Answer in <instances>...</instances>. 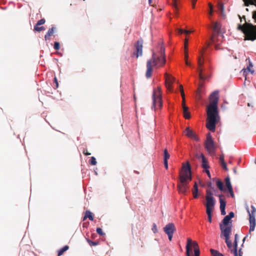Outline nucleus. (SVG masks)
Wrapping results in <instances>:
<instances>
[{"label":"nucleus","instance_id":"29","mask_svg":"<svg viewBox=\"0 0 256 256\" xmlns=\"http://www.w3.org/2000/svg\"><path fill=\"white\" fill-rule=\"evenodd\" d=\"M226 185L228 189L232 188V186L230 183V178L229 177H227L225 178Z\"/></svg>","mask_w":256,"mask_h":256},{"label":"nucleus","instance_id":"34","mask_svg":"<svg viewBox=\"0 0 256 256\" xmlns=\"http://www.w3.org/2000/svg\"><path fill=\"white\" fill-rule=\"evenodd\" d=\"M208 216V220L210 222H212V212L206 211Z\"/></svg>","mask_w":256,"mask_h":256},{"label":"nucleus","instance_id":"42","mask_svg":"<svg viewBox=\"0 0 256 256\" xmlns=\"http://www.w3.org/2000/svg\"><path fill=\"white\" fill-rule=\"evenodd\" d=\"M188 49V39L186 38L184 40V50H186Z\"/></svg>","mask_w":256,"mask_h":256},{"label":"nucleus","instance_id":"43","mask_svg":"<svg viewBox=\"0 0 256 256\" xmlns=\"http://www.w3.org/2000/svg\"><path fill=\"white\" fill-rule=\"evenodd\" d=\"M172 4L174 8L176 9V10L177 11L178 10V8L176 2V0H172Z\"/></svg>","mask_w":256,"mask_h":256},{"label":"nucleus","instance_id":"62","mask_svg":"<svg viewBox=\"0 0 256 256\" xmlns=\"http://www.w3.org/2000/svg\"><path fill=\"white\" fill-rule=\"evenodd\" d=\"M180 92H182V91H184V88H183V86H182V85H181V84L180 86Z\"/></svg>","mask_w":256,"mask_h":256},{"label":"nucleus","instance_id":"64","mask_svg":"<svg viewBox=\"0 0 256 256\" xmlns=\"http://www.w3.org/2000/svg\"><path fill=\"white\" fill-rule=\"evenodd\" d=\"M185 62H186V64L187 66H190V62H188V60H186L185 61Z\"/></svg>","mask_w":256,"mask_h":256},{"label":"nucleus","instance_id":"28","mask_svg":"<svg viewBox=\"0 0 256 256\" xmlns=\"http://www.w3.org/2000/svg\"><path fill=\"white\" fill-rule=\"evenodd\" d=\"M216 186L218 189L221 191H224L225 190L224 188L223 182L220 180H218L216 182Z\"/></svg>","mask_w":256,"mask_h":256},{"label":"nucleus","instance_id":"55","mask_svg":"<svg viewBox=\"0 0 256 256\" xmlns=\"http://www.w3.org/2000/svg\"><path fill=\"white\" fill-rule=\"evenodd\" d=\"M238 16L240 18L241 22H242V18H243V20H244L245 22H246V16H244L242 18L240 16V15H238Z\"/></svg>","mask_w":256,"mask_h":256},{"label":"nucleus","instance_id":"16","mask_svg":"<svg viewBox=\"0 0 256 256\" xmlns=\"http://www.w3.org/2000/svg\"><path fill=\"white\" fill-rule=\"evenodd\" d=\"M184 132L188 138H192L196 141L199 140L198 137L194 134L192 130L190 129V128H186L184 130Z\"/></svg>","mask_w":256,"mask_h":256},{"label":"nucleus","instance_id":"32","mask_svg":"<svg viewBox=\"0 0 256 256\" xmlns=\"http://www.w3.org/2000/svg\"><path fill=\"white\" fill-rule=\"evenodd\" d=\"M86 241L87 242H88V244H89V245L91 246H96L98 244V242H93L91 240H90V239L88 238H86Z\"/></svg>","mask_w":256,"mask_h":256},{"label":"nucleus","instance_id":"45","mask_svg":"<svg viewBox=\"0 0 256 256\" xmlns=\"http://www.w3.org/2000/svg\"><path fill=\"white\" fill-rule=\"evenodd\" d=\"M206 196L212 197V192L210 190H206Z\"/></svg>","mask_w":256,"mask_h":256},{"label":"nucleus","instance_id":"36","mask_svg":"<svg viewBox=\"0 0 256 256\" xmlns=\"http://www.w3.org/2000/svg\"><path fill=\"white\" fill-rule=\"evenodd\" d=\"M238 235L237 234H236L234 235V247L238 246Z\"/></svg>","mask_w":256,"mask_h":256},{"label":"nucleus","instance_id":"17","mask_svg":"<svg viewBox=\"0 0 256 256\" xmlns=\"http://www.w3.org/2000/svg\"><path fill=\"white\" fill-rule=\"evenodd\" d=\"M198 158H200V157L202 159V166L204 169H208L209 168V166L208 164V162L206 158H205L204 154H201L200 156H196Z\"/></svg>","mask_w":256,"mask_h":256},{"label":"nucleus","instance_id":"6","mask_svg":"<svg viewBox=\"0 0 256 256\" xmlns=\"http://www.w3.org/2000/svg\"><path fill=\"white\" fill-rule=\"evenodd\" d=\"M251 211L250 210L248 207L246 208L248 212L249 215V222H250V232H253L256 226V208L254 206H251Z\"/></svg>","mask_w":256,"mask_h":256},{"label":"nucleus","instance_id":"48","mask_svg":"<svg viewBox=\"0 0 256 256\" xmlns=\"http://www.w3.org/2000/svg\"><path fill=\"white\" fill-rule=\"evenodd\" d=\"M188 50H184V58H185V61L186 60H188Z\"/></svg>","mask_w":256,"mask_h":256},{"label":"nucleus","instance_id":"23","mask_svg":"<svg viewBox=\"0 0 256 256\" xmlns=\"http://www.w3.org/2000/svg\"><path fill=\"white\" fill-rule=\"evenodd\" d=\"M244 6H248L250 4L254 5L256 6V0H243Z\"/></svg>","mask_w":256,"mask_h":256},{"label":"nucleus","instance_id":"30","mask_svg":"<svg viewBox=\"0 0 256 256\" xmlns=\"http://www.w3.org/2000/svg\"><path fill=\"white\" fill-rule=\"evenodd\" d=\"M44 30H45V28L44 26H37L36 24L34 26V31H36V32H40V31Z\"/></svg>","mask_w":256,"mask_h":256},{"label":"nucleus","instance_id":"41","mask_svg":"<svg viewBox=\"0 0 256 256\" xmlns=\"http://www.w3.org/2000/svg\"><path fill=\"white\" fill-rule=\"evenodd\" d=\"M208 6H209V8H210L209 14H210V15L212 16V12H213V6H212V4L211 3H209L208 4Z\"/></svg>","mask_w":256,"mask_h":256},{"label":"nucleus","instance_id":"63","mask_svg":"<svg viewBox=\"0 0 256 256\" xmlns=\"http://www.w3.org/2000/svg\"><path fill=\"white\" fill-rule=\"evenodd\" d=\"M238 252H239L238 255H239L240 256H242V250H241V249H240V250H239Z\"/></svg>","mask_w":256,"mask_h":256},{"label":"nucleus","instance_id":"18","mask_svg":"<svg viewBox=\"0 0 256 256\" xmlns=\"http://www.w3.org/2000/svg\"><path fill=\"white\" fill-rule=\"evenodd\" d=\"M192 240L190 238L187 239V244L186 246V256H191L190 252H192L191 248Z\"/></svg>","mask_w":256,"mask_h":256},{"label":"nucleus","instance_id":"61","mask_svg":"<svg viewBox=\"0 0 256 256\" xmlns=\"http://www.w3.org/2000/svg\"><path fill=\"white\" fill-rule=\"evenodd\" d=\"M191 32H192V31H190V30H184V33L186 34H188Z\"/></svg>","mask_w":256,"mask_h":256},{"label":"nucleus","instance_id":"50","mask_svg":"<svg viewBox=\"0 0 256 256\" xmlns=\"http://www.w3.org/2000/svg\"><path fill=\"white\" fill-rule=\"evenodd\" d=\"M221 166L224 169L226 170H228L226 162H224V164H222Z\"/></svg>","mask_w":256,"mask_h":256},{"label":"nucleus","instance_id":"33","mask_svg":"<svg viewBox=\"0 0 256 256\" xmlns=\"http://www.w3.org/2000/svg\"><path fill=\"white\" fill-rule=\"evenodd\" d=\"M218 9L221 12V14L222 16H224V6L222 4H218Z\"/></svg>","mask_w":256,"mask_h":256},{"label":"nucleus","instance_id":"4","mask_svg":"<svg viewBox=\"0 0 256 256\" xmlns=\"http://www.w3.org/2000/svg\"><path fill=\"white\" fill-rule=\"evenodd\" d=\"M237 29L244 34V40L254 41L256 40V26L246 22L243 24H238Z\"/></svg>","mask_w":256,"mask_h":256},{"label":"nucleus","instance_id":"44","mask_svg":"<svg viewBox=\"0 0 256 256\" xmlns=\"http://www.w3.org/2000/svg\"><path fill=\"white\" fill-rule=\"evenodd\" d=\"M220 164H224V162H224V154H222V155L220 156Z\"/></svg>","mask_w":256,"mask_h":256},{"label":"nucleus","instance_id":"40","mask_svg":"<svg viewBox=\"0 0 256 256\" xmlns=\"http://www.w3.org/2000/svg\"><path fill=\"white\" fill-rule=\"evenodd\" d=\"M54 48L56 50H58L60 49V46L59 42H55L54 43Z\"/></svg>","mask_w":256,"mask_h":256},{"label":"nucleus","instance_id":"10","mask_svg":"<svg viewBox=\"0 0 256 256\" xmlns=\"http://www.w3.org/2000/svg\"><path fill=\"white\" fill-rule=\"evenodd\" d=\"M205 147L207 151L209 152H213L214 150L215 147L214 142L210 133H208L207 136L206 140L205 142Z\"/></svg>","mask_w":256,"mask_h":256},{"label":"nucleus","instance_id":"19","mask_svg":"<svg viewBox=\"0 0 256 256\" xmlns=\"http://www.w3.org/2000/svg\"><path fill=\"white\" fill-rule=\"evenodd\" d=\"M55 30L56 28L54 26H52L48 30V32L44 36V39L46 40H50V38L54 34Z\"/></svg>","mask_w":256,"mask_h":256},{"label":"nucleus","instance_id":"3","mask_svg":"<svg viewBox=\"0 0 256 256\" xmlns=\"http://www.w3.org/2000/svg\"><path fill=\"white\" fill-rule=\"evenodd\" d=\"M192 180L190 166L188 162L186 165L182 164V170L180 173V182L178 184V188L180 193L186 194L188 188V184Z\"/></svg>","mask_w":256,"mask_h":256},{"label":"nucleus","instance_id":"27","mask_svg":"<svg viewBox=\"0 0 256 256\" xmlns=\"http://www.w3.org/2000/svg\"><path fill=\"white\" fill-rule=\"evenodd\" d=\"M210 252L212 256H224L222 254L216 250L210 249Z\"/></svg>","mask_w":256,"mask_h":256},{"label":"nucleus","instance_id":"20","mask_svg":"<svg viewBox=\"0 0 256 256\" xmlns=\"http://www.w3.org/2000/svg\"><path fill=\"white\" fill-rule=\"evenodd\" d=\"M192 194L194 198H198V186L196 182H195L194 184V186Z\"/></svg>","mask_w":256,"mask_h":256},{"label":"nucleus","instance_id":"22","mask_svg":"<svg viewBox=\"0 0 256 256\" xmlns=\"http://www.w3.org/2000/svg\"><path fill=\"white\" fill-rule=\"evenodd\" d=\"M220 24L218 22H216L214 23L212 27L213 30L216 32L218 33L220 32Z\"/></svg>","mask_w":256,"mask_h":256},{"label":"nucleus","instance_id":"53","mask_svg":"<svg viewBox=\"0 0 256 256\" xmlns=\"http://www.w3.org/2000/svg\"><path fill=\"white\" fill-rule=\"evenodd\" d=\"M83 154L86 156L90 155V153L88 152L86 150H84Z\"/></svg>","mask_w":256,"mask_h":256},{"label":"nucleus","instance_id":"54","mask_svg":"<svg viewBox=\"0 0 256 256\" xmlns=\"http://www.w3.org/2000/svg\"><path fill=\"white\" fill-rule=\"evenodd\" d=\"M183 109V112H188V108L186 106H184L182 107Z\"/></svg>","mask_w":256,"mask_h":256},{"label":"nucleus","instance_id":"49","mask_svg":"<svg viewBox=\"0 0 256 256\" xmlns=\"http://www.w3.org/2000/svg\"><path fill=\"white\" fill-rule=\"evenodd\" d=\"M252 18L256 22V11H254L252 14Z\"/></svg>","mask_w":256,"mask_h":256},{"label":"nucleus","instance_id":"14","mask_svg":"<svg viewBox=\"0 0 256 256\" xmlns=\"http://www.w3.org/2000/svg\"><path fill=\"white\" fill-rule=\"evenodd\" d=\"M203 55V52H201V56L198 58V65L199 66V78L201 80H204L206 78L202 74V70L200 68V67L202 66L204 64V60H202V57Z\"/></svg>","mask_w":256,"mask_h":256},{"label":"nucleus","instance_id":"31","mask_svg":"<svg viewBox=\"0 0 256 256\" xmlns=\"http://www.w3.org/2000/svg\"><path fill=\"white\" fill-rule=\"evenodd\" d=\"M170 158V155L168 153V152L166 149L164 150V161H168V160Z\"/></svg>","mask_w":256,"mask_h":256},{"label":"nucleus","instance_id":"9","mask_svg":"<svg viewBox=\"0 0 256 256\" xmlns=\"http://www.w3.org/2000/svg\"><path fill=\"white\" fill-rule=\"evenodd\" d=\"M142 44L143 40L140 38L134 44L135 51L133 52L132 56H136L138 58L142 54Z\"/></svg>","mask_w":256,"mask_h":256},{"label":"nucleus","instance_id":"60","mask_svg":"<svg viewBox=\"0 0 256 256\" xmlns=\"http://www.w3.org/2000/svg\"><path fill=\"white\" fill-rule=\"evenodd\" d=\"M205 170H206V172L208 177L210 178V171L208 170V169H205Z\"/></svg>","mask_w":256,"mask_h":256},{"label":"nucleus","instance_id":"52","mask_svg":"<svg viewBox=\"0 0 256 256\" xmlns=\"http://www.w3.org/2000/svg\"><path fill=\"white\" fill-rule=\"evenodd\" d=\"M214 36H215V34H213L210 38L212 43L214 42Z\"/></svg>","mask_w":256,"mask_h":256},{"label":"nucleus","instance_id":"8","mask_svg":"<svg viewBox=\"0 0 256 256\" xmlns=\"http://www.w3.org/2000/svg\"><path fill=\"white\" fill-rule=\"evenodd\" d=\"M176 230V228L173 223H168L164 228V231L168 236V240H172L173 234Z\"/></svg>","mask_w":256,"mask_h":256},{"label":"nucleus","instance_id":"35","mask_svg":"<svg viewBox=\"0 0 256 256\" xmlns=\"http://www.w3.org/2000/svg\"><path fill=\"white\" fill-rule=\"evenodd\" d=\"M96 232L101 236H104L105 235V234L103 232L102 229L100 228H98L96 230Z\"/></svg>","mask_w":256,"mask_h":256},{"label":"nucleus","instance_id":"56","mask_svg":"<svg viewBox=\"0 0 256 256\" xmlns=\"http://www.w3.org/2000/svg\"><path fill=\"white\" fill-rule=\"evenodd\" d=\"M164 167L166 169L168 168V161H164Z\"/></svg>","mask_w":256,"mask_h":256},{"label":"nucleus","instance_id":"57","mask_svg":"<svg viewBox=\"0 0 256 256\" xmlns=\"http://www.w3.org/2000/svg\"><path fill=\"white\" fill-rule=\"evenodd\" d=\"M196 0H192V5L193 8H194V7H195V5H196Z\"/></svg>","mask_w":256,"mask_h":256},{"label":"nucleus","instance_id":"46","mask_svg":"<svg viewBox=\"0 0 256 256\" xmlns=\"http://www.w3.org/2000/svg\"><path fill=\"white\" fill-rule=\"evenodd\" d=\"M230 194V196L232 197V198H234V192H233V190H232V188H229V189H228Z\"/></svg>","mask_w":256,"mask_h":256},{"label":"nucleus","instance_id":"37","mask_svg":"<svg viewBox=\"0 0 256 256\" xmlns=\"http://www.w3.org/2000/svg\"><path fill=\"white\" fill-rule=\"evenodd\" d=\"M96 159L94 157L92 156L90 160V164L92 166H95L96 164Z\"/></svg>","mask_w":256,"mask_h":256},{"label":"nucleus","instance_id":"47","mask_svg":"<svg viewBox=\"0 0 256 256\" xmlns=\"http://www.w3.org/2000/svg\"><path fill=\"white\" fill-rule=\"evenodd\" d=\"M152 230L154 232H157V227L156 224H153Z\"/></svg>","mask_w":256,"mask_h":256},{"label":"nucleus","instance_id":"59","mask_svg":"<svg viewBox=\"0 0 256 256\" xmlns=\"http://www.w3.org/2000/svg\"><path fill=\"white\" fill-rule=\"evenodd\" d=\"M178 34H182V33H184V30L182 29H179L178 30Z\"/></svg>","mask_w":256,"mask_h":256},{"label":"nucleus","instance_id":"15","mask_svg":"<svg viewBox=\"0 0 256 256\" xmlns=\"http://www.w3.org/2000/svg\"><path fill=\"white\" fill-rule=\"evenodd\" d=\"M220 202V210L222 215H225L226 212L225 211V208L226 205V202L225 200L224 197L223 195L221 194L219 196Z\"/></svg>","mask_w":256,"mask_h":256},{"label":"nucleus","instance_id":"51","mask_svg":"<svg viewBox=\"0 0 256 256\" xmlns=\"http://www.w3.org/2000/svg\"><path fill=\"white\" fill-rule=\"evenodd\" d=\"M233 252L234 254V256H238V252H237V247H234V250H233Z\"/></svg>","mask_w":256,"mask_h":256},{"label":"nucleus","instance_id":"25","mask_svg":"<svg viewBox=\"0 0 256 256\" xmlns=\"http://www.w3.org/2000/svg\"><path fill=\"white\" fill-rule=\"evenodd\" d=\"M192 245V246L194 248V254H195V252L196 251L198 252V254H200V251L198 244L195 241L192 242V240L191 246Z\"/></svg>","mask_w":256,"mask_h":256},{"label":"nucleus","instance_id":"11","mask_svg":"<svg viewBox=\"0 0 256 256\" xmlns=\"http://www.w3.org/2000/svg\"><path fill=\"white\" fill-rule=\"evenodd\" d=\"M165 76V85L166 87L168 90L170 92H172V84L174 82L175 78L172 76L166 73L164 74Z\"/></svg>","mask_w":256,"mask_h":256},{"label":"nucleus","instance_id":"1","mask_svg":"<svg viewBox=\"0 0 256 256\" xmlns=\"http://www.w3.org/2000/svg\"><path fill=\"white\" fill-rule=\"evenodd\" d=\"M218 92L214 91L210 96V103L207 106L206 128L212 132L216 130V126L220 120L218 115Z\"/></svg>","mask_w":256,"mask_h":256},{"label":"nucleus","instance_id":"58","mask_svg":"<svg viewBox=\"0 0 256 256\" xmlns=\"http://www.w3.org/2000/svg\"><path fill=\"white\" fill-rule=\"evenodd\" d=\"M180 93H181V96H182V100H184V99H185V95H184V91L181 92Z\"/></svg>","mask_w":256,"mask_h":256},{"label":"nucleus","instance_id":"26","mask_svg":"<svg viewBox=\"0 0 256 256\" xmlns=\"http://www.w3.org/2000/svg\"><path fill=\"white\" fill-rule=\"evenodd\" d=\"M69 246H65L62 248L58 250V256H62L64 252L68 250Z\"/></svg>","mask_w":256,"mask_h":256},{"label":"nucleus","instance_id":"7","mask_svg":"<svg viewBox=\"0 0 256 256\" xmlns=\"http://www.w3.org/2000/svg\"><path fill=\"white\" fill-rule=\"evenodd\" d=\"M152 100H153V104L152 106L154 108L156 106L161 108L162 106V94L160 93V92H156L154 91L152 94Z\"/></svg>","mask_w":256,"mask_h":256},{"label":"nucleus","instance_id":"21","mask_svg":"<svg viewBox=\"0 0 256 256\" xmlns=\"http://www.w3.org/2000/svg\"><path fill=\"white\" fill-rule=\"evenodd\" d=\"M87 218H88L90 220H94L92 214L90 210H86V212L85 216L83 218V220H85Z\"/></svg>","mask_w":256,"mask_h":256},{"label":"nucleus","instance_id":"39","mask_svg":"<svg viewBox=\"0 0 256 256\" xmlns=\"http://www.w3.org/2000/svg\"><path fill=\"white\" fill-rule=\"evenodd\" d=\"M46 22V20L44 18H42L39 20L36 24L37 26H40L44 24Z\"/></svg>","mask_w":256,"mask_h":256},{"label":"nucleus","instance_id":"12","mask_svg":"<svg viewBox=\"0 0 256 256\" xmlns=\"http://www.w3.org/2000/svg\"><path fill=\"white\" fill-rule=\"evenodd\" d=\"M234 212H231L229 213V214L226 216L222 221V223L220 224H222L223 226L225 228L228 226H232V224L228 225L230 223H232L231 218H234Z\"/></svg>","mask_w":256,"mask_h":256},{"label":"nucleus","instance_id":"38","mask_svg":"<svg viewBox=\"0 0 256 256\" xmlns=\"http://www.w3.org/2000/svg\"><path fill=\"white\" fill-rule=\"evenodd\" d=\"M184 116L186 119H189L190 118V114L189 112H183Z\"/></svg>","mask_w":256,"mask_h":256},{"label":"nucleus","instance_id":"2","mask_svg":"<svg viewBox=\"0 0 256 256\" xmlns=\"http://www.w3.org/2000/svg\"><path fill=\"white\" fill-rule=\"evenodd\" d=\"M158 52H152V58L146 62V76L148 78L152 76V66L156 68L162 67L166 64L165 48L163 46L160 44Z\"/></svg>","mask_w":256,"mask_h":256},{"label":"nucleus","instance_id":"5","mask_svg":"<svg viewBox=\"0 0 256 256\" xmlns=\"http://www.w3.org/2000/svg\"><path fill=\"white\" fill-rule=\"evenodd\" d=\"M220 227L221 230V238H222V236L224 237L225 242L227 246L229 248H232V242L230 240V238L232 232V226H228L224 228L222 224H220Z\"/></svg>","mask_w":256,"mask_h":256},{"label":"nucleus","instance_id":"13","mask_svg":"<svg viewBox=\"0 0 256 256\" xmlns=\"http://www.w3.org/2000/svg\"><path fill=\"white\" fill-rule=\"evenodd\" d=\"M206 211L212 212L215 204L214 198L210 196H206Z\"/></svg>","mask_w":256,"mask_h":256},{"label":"nucleus","instance_id":"24","mask_svg":"<svg viewBox=\"0 0 256 256\" xmlns=\"http://www.w3.org/2000/svg\"><path fill=\"white\" fill-rule=\"evenodd\" d=\"M252 67H253V65H252V63L249 60L248 66H247L246 69H244V73L246 71H248V72H250L252 74H254V70H252Z\"/></svg>","mask_w":256,"mask_h":256}]
</instances>
